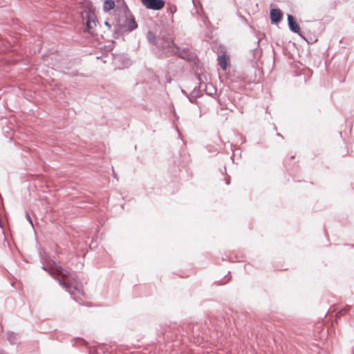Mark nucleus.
<instances>
[{"instance_id": "obj_1", "label": "nucleus", "mask_w": 354, "mask_h": 354, "mask_svg": "<svg viewBox=\"0 0 354 354\" xmlns=\"http://www.w3.org/2000/svg\"><path fill=\"white\" fill-rule=\"evenodd\" d=\"M49 273L71 294H74L75 290H80V284L76 276L62 267L55 266L50 268Z\"/></svg>"}, {"instance_id": "obj_2", "label": "nucleus", "mask_w": 354, "mask_h": 354, "mask_svg": "<svg viewBox=\"0 0 354 354\" xmlns=\"http://www.w3.org/2000/svg\"><path fill=\"white\" fill-rule=\"evenodd\" d=\"M84 14L82 15V17L84 19H86V25L87 26L88 31L91 33H93V29L96 27L97 25V21H96V17L93 12H86Z\"/></svg>"}, {"instance_id": "obj_3", "label": "nucleus", "mask_w": 354, "mask_h": 354, "mask_svg": "<svg viewBox=\"0 0 354 354\" xmlns=\"http://www.w3.org/2000/svg\"><path fill=\"white\" fill-rule=\"evenodd\" d=\"M141 1L147 9L154 10H161L165 5L163 0H141Z\"/></svg>"}, {"instance_id": "obj_4", "label": "nucleus", "mask_w": 354, "mask_h": 354, "mask_svg": "<svg viewBox=\"0 0 354 354\" xmlns=\"http://www.w3.org/2000/svg\"><path fill=\"white\" fill-rule=\"evenodd\" d=\"M282 18V13L279 9H272L270 11V19L272 23H278Z\"/></svg>"}, {"instance_id": "obj_5", "label": "nucleus", "mask_w": 354, "mask_h": 354, "mask_svg": "<svg viewBox=\"0 0 354 354\" xmlns=\"http://www.w3.org/2000/svg\"><path fill=\"white\" fill-rule=\"evenodd\" d=\"M288 21L290 28L291 29L292 31L297 33L299 32L300 28L299 25L296 23L294 17L292 15H288Z\"/></svg>"}, {"instance_id": "obj_6", "label": "nucleus", "mask_w": 354, "mask_h": 354, "mask_svg": "<svg viewBox=\"0 0 354 354\" xmlns=\"http://www.w3.org/2000/svg\"><path fill=\"white\" fill-rule=\"evenodd\" d=\"M126 26L129 30H133L138 27L135 18L131 14H130L129 17L127 19Z\"/></svg>"}, {"instance_id": "obj_7", "label": "nucleus", "mask_w": 354, "mask_h": 354, "mask_svg": "<svg viewBox=\"0 0 354 354\" xmlns=\"http://www.w3.org/2000/svg\"><path fill=\"white\" fill-rule=\"evenodd\" d=\"M115 1L112 0H105L103 4V10L104 12H109L115 8Z\"/></svg>"}, {"instance_id": "obj_8", "label": "nucleus", "mask_w": 354, "mask_h": 354, "mask_svg": "<svg viewBox=\"0 0 354 354\" xmlns=\"http://www.w3.org/2000/svg\"><path fill=\"white\" fill-rule=\"evenodd\" d=\"M218 64L223 70H225L227 66L228 59L225 55L219 56L218 58Z\"/></svg>"}, {"instance_id": "obj_9", "label": "nucleus", "mask_w": 354, "mask_h": 354, "mask_svg": "<svg viewBox=\"0 0 354 354\" xmlns=\"http://www.w3.org/2000/svg\"><path fill=\"white\" fill-rule=\"evenodd\" d=\"M147 38L150 42H152V43L155 42V35L152 32H150V31L148 32Z\"/></svg>"}, {"instance_id": "obj_10", "label": "nucleus", "mask_w": 354, "mask_h": 354, "mask_svg": "<svg viewBox=\"0 0 354 354\" xmlns=\"http://www.w3.org/2000/svg\"><path fill=\"white\" fill-rule=\"evenodd\" d=\"M167 11L174 14L176 11V7L174 5L168 4Z\"/></svg>"}, {"instance_id": "obj_11", "label": "nucleus", "mask_w": 354, "mask_h": 354, "mask_svg": "<svg viewBox=\"0 0 354 354\" xmlns=\"http://www.w3.org/2000/svg\"><path fill=\"white\" fill-rule=\"evenodd\" d=\"M348 308H344L341 310H339L337 313V317H340L343 315H344L347 312H348Z\"/></svg>"}, {"instance_id": "obj_12", "label": "nucleus", "mask_w": 354, "mask_h": 354, "mask_svg": "<svg viewBox=\"0 0 354 354\" xmlns=\"http://www.w3.org/2000/svg\"><path fill=\"white\" fill-rule=\"evenodd\" d=\"M27 218L28 219V221L30 222H31V218H30V216L28 214H27Z\"/></svg>"}]
</instances>
